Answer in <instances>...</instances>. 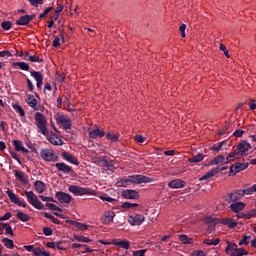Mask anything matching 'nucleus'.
I'll return each instance as SVG.
<instances>
[{
  "mask_svg": "<svg viewBox=\"0 0 256 256\" xmlns=\"http://www.w3.org/2000/svg\"><path fill=\"white\" fill-rule=\"evenodd\" d=\"M249 149H251V144L241 141L238 143L236 149L227 156L225 163H230L231 161H235V159H241L243 155L248 153Z\"/></svg>",
  "mask_w": 256,
  "mask_h": 256,
  "instance_id": "obj_1",
  "label": "nucleus"
},
{
  "mask_svg": "<svg viewBox=\"0 0 256 256\" xmlns=\"http://www.w3.org/2000/svg\"><path fill=\"white\" fill-rule=\"evenodd\" d=\"M35 122H36V127L38 129V133H41L45 137L49 135V130L47 129V118L45 115L41 112H36L34 116Z\"/></svg>",
  "mask_w": 256,
  "mask_h": 256,
  "instance_id": "obj_2",
  "label": "nucleus"
},
{
  "mask_svg": "<svg viewBox=\"0 0 256 256\" xmlns=\"http://www.w3.org/2000/svg\"><path fill=\"white\" fill-rule=\"evenodd\" d=\"M25 196L28 199V203H30V205H32V207H35V209H45V206L43 205V203H41V201H39V199L37 198V195H35V193H33V191H25Z\"/></svg>",
  "mask_w": 256,
  "mask_h": 256,
  "instance_id": "obj_3",
  "label": "nucleus"
},
{
  "mask_svg": "<svg viewBox=\"0 0 256 256\" xmlns=\"http://www.w3.org/2000/svg\"><path fill=\"white\" fill-rule=\"evenodd\" d=\"M69 191L74 195H97V191L95 190H91L89 188H83L75 185L70 186Z\"/></svg>",
  "mask_w": 256,
  "mask_h": 256,
  "instance_id": "obj_4",
  "label": "nucleus"
},
{
  "mask_svg": "<svg viewBox=\"0 0 256 256\" xmlns=\"http://www.w3.org/2000/svg\"><path fill=\"white\" fill-rule=\"evenodd\" d=\"M65 227H72L73 229H77L78 231H87L89 229V225L81 222H77L75 220H65Z\"/></svg>",
  "mask_w": 256,
  "mask_h": 256,
  "instance_id": "obj_5",
  "label": "nucleus"
},
{
  "mask_svg": "<svg viewBox=\"0 0 256 256\" xmlns=\"http://www.w3.org/2000/svg\"><path fill=\"white\" fill-rule=\"evenodd\" d=\"M130 183L141 185V183H151V178L143 175H130L128 176Z\"/></svg>",
  "mask_w": 256,
  "mask_h": 256,
  "instance_id": "obj_6",
  "label": "nucleus"
},
{
  "mask_svg": "<svg viewBox=\"0 0 256 256\" xmlns=\"http://www.w3.org/2000/svg\"><path fill=\"white\" fill-rule=\"evenodd\" d=\"M145 222V216L143 214H133L128 217V223L132 226L143 225Z\"/></svg>",
  "mask_w": 256,
  "mask_h": 256,
  "instance_id": "obj_7",
  "label": "nucleus"
},
{
  "mask_svg": "<svg viewBox=\"0 0 256 256\" xmlns=\"http://www.w3.org/2000/svg\"><path fill=\"white\" fill-rule=\"evenodd\" d=\"M40 157L44 161H55V152L51 149H42L40 152Z\"/></svg>",
  "mask_w": 256,
  "mask_h": 256,
  "instance_id": "obj_8",
  "label": "nucleus"
},
{
  "mask_svg": "<svg viewBox=\"0 0 256 256\" xmlns=\"http://www.w3.org/2000/svg\"><path fill=\"white\" fill-rule=\"evenodd\" d=\"M249 167V163H235L230 167V173L237 175L240 171H245Z\"/></svg>",
  "mask_w": 256,
  "mask_h": 256,
  "instance_id": "obj_9",
  "label": "nucleus"
},
{
  "mask_svg": "<svg viewBox=\"0 0 256 256\" xmlns=\"http://www.w3.org/2000/svg\"><path fill=\"white\" fill-rule=\"evenodd\" d=\"M11 203H14L15 205H18L19 207H27V203L22 202L21 200H19L17 198V195L15 193H13V191L11 190H7L6 191Z\"/></svg>",
  "mask_w": 256,
  "mask_h": 256,
  "instance_id": "obj_10",
  "label": "nucleus"
},
{
  "mask_svg": "<svg viewBox=\"0 0 256 256\" xmlns=\"http://www.w3.org/2000/svg\"><path fill=\"white\" fill-rule=\"evenodd\" d=\"M229 203H235V201H239V199H243V189L234 190L228 194Z\"/></svg>",
  "mask_w": 256,
  "mask_h": 256,
  "instance_id": "obj_11",
  "label": "nucleus"
},
{
  "mask_svg": "<svg viewBox=\"0 0 256 256\" xmlns=\"http://www.w3.org/2000/svg\"><path fill=\"white\" fill-rule=\"evenodd\" d=\"M225 168H221L219 166H217L216 168H212L210 171H208L204 176H202L200 178V181H209V179H211V177H215V175H217V173H219V171H223Z\"/></svg>",
  "mask_w": 256,
  "mask_h": 256,
  "instance_id": "obj_12",
  "label": "nucleus"
},
{
  "mask_svg": "<svg viewBox=\"0 0 256 256\" xmlns=\"http://www.w3.org/2000/svg\"><path fill=\"white\" fill-rule=\"evenodd\" d=\"M35 17H36L35 14L21 16L18 20H16V25H22V26L29 25V23H31L33 19H35Z\"/></svg>",
  "mask_w": 256,
  "mask_h": 256,
  "instance_id": "obj_13",
  "label": "nucleus"
},
{
  "mask_svg": "<svg viewBox=\"0 0 256 256\" xmlns=\"http://www.w3.org/2000/svg\"><path fill=\"white\" fill-rule=\"evenodd\" d=\"M114 218H115V212L108 210L102 216L101 221H102L103 225H109V224L113 223Z\"/></svg>",
  "mask_w": 256,
  "mask_h": 256,
  "instance_id": "obj_14",
  "label": "nucleus"
},
{
  "mask_svg": "<svg viewBox=\"0 0 256 256\" xmlns=\"http://www.w3.org/2000/svg\"><path fill=\"white\" fill-rule=\"evenodd\" d=\"M112 245H115V247H120V249H129L131 247V242L129 240L124 239V240H117V239H112L111 240Z\"/></svg>",
  "mask_w": 256,
  "mask_h": 256,
  "instance_id": "obj_15",
  "label": "nucleus"
},
{
  "mask_svg": "<svg viewBox=\"0 0 256 256\" xmlns=\"http://www.w3.org/2000/svg\"><path fill=\"white\" fill-rule=\"evenodd\" d=\"M168 187H170V189H183V187H187V182L181 179H175L168 183Z\"/></svg>",
  "mask_w": 256,
  "mask_h": 256,
  "instance_id": "obj_16",
  "label": "nucleus"
},
{
  "mask_svg": "<svg viewBox=\"0 0 256 256\" xmlns=\"http://www.w3.org/2000/svg\"><path fill=\"white\" fill-rule=\"evenodd\" d=\"M223 147L224 149H227L229 147L227 140H224L212 145L210 147V151H214V153H219V151H223Z\"/></svg>",
  "mask_w": 256,
  "mask_h": 256,
  "instance_id": "obj_17",
  "label": "nucleus"
},
{
  "mask_svg": "<svg viewBox=\"0 0 256 256\" xmlns=\"http://www.w3.org/2000/svg\"><path fill=\"white\" fill-rule=\"evenodd\" d=\"M90 139H97L101 137H105V131L101 128H96L89 131Z\"/></svg>",
  "mask_w": 256,
  "mask_h": 256,
  "instance_id": "obj_18",
  "label": "nucleus"
},
{
  "mask_svg": "<svg viewBox=\"0 0 256 256\" xmlns=\"http://www.w3.org/2000/svg\"><path fill=\"white\" fill-rule=\"evenodd\" d=\"M122 196L124 199H139V192L137 190H124Z\"/></svg>",
  "mask_w": 256,
  "mask_h": 256,
  "instance_id": "obj_19",
  "label": "nucleus"
},
{
  "mask_svg": "<svg viewBox=\"0 0 256 256\" xmlns=\"http://www.w3.org/2000/svg\"><path fill=\"white\" fill-rule=\"evenodd\" d=\"M219 223L221 225H226L229 229H235V227H237V221L231 218H222Z\"/></svg>",
  "mask_w": 256,
  "mask_h": 256,
  "instance_id": "obj_20",
  "label": "nucleus"
},
{
  "mask_svg": "<svg viewBox=\"0 0 256 256\" xmlns=\"http://www.w3.org/2000/svg\"><path fill=\"white\" fill-rule=\"evenodd\" d=\"M245 205L243 202H234L230 205V209L233 213H239L245 209Z\"/></svg>",
  "mask_w": 256,
  "mask_h": 256,
  "instance_id": "obj_21",
  "label": "nucleus"
},
{
  "mask_svg": "<svg viewBox=\"0 0 256 256\" xmlns=\"http://www.w3.org/2000/svg\"><path fill=\"white\" fill-rule=\"evenodd\" d=\"M13 145L15 147V151L22 153H29L25 146H23V142L21 140H13Z\"/></svg>",
  "mask_w": 256,
  "mask_h": 256,
  "instance_id": "obj_22",
  "label": "nucleus"
},
{
  "mask_svg": "<svg viewBox=\"0 0 256 256\" xmlns=\"http://www.w3.org/2000/svg\"><path fill=\"white\" fill-rule=\"evenodd\" d=\"M27 104L29 105V107H32L34 111H39V105H37V99H35V96L29 95Z\"/></svg>",
  "mask_w": 256,
  "mask_h": 256,
  "instance_id": "obj_23",
  "label": "nucleus"
},
{
  "mask_svg": "<svg viewBox=\"0 0 256 256\" xmlns=\"http://www.w3.org/2000/svg\"><path fill=\"white\" fill-rule=\"evenodd\" d=\"M179 241H181V243H183V245H193V243L195 242V240L193 238H189L185 234L179 235Z\"/></svg>",
  "mask_w": 256,
  "mask_h": 256,
  "instance_id": "obj_24",
  "label": "nucleus"
},
{
  "mask_svg": "<svg viewBox=\"0 0 256 256\" xmlns=\"http://www.w3.org/2000/svg\"><path fill=\"white\" fill-rule=\"evenodd\" d=\"M54 117L57 124L60 125L62 129H65V115L61 113H57L56 115H54Z\"/></svg>",
  "mask_w": 256,
  "mask_h": 256,
  "instance_id": "obj_25",
  "label": "nucleus"
},
{
  "mask_svg": "<svg viewBox=\"0 0 256 256\" xmlns=\"http://www.w3.org/2000/svg\"><path fill=\"white\" fill-rule=\"evenodd\" d=\"M34 187L37 193H43L45 189H47V186L43 183V181L38 180L34 183Z\"/></svg>",
  "mask_w": 256,
  "mask_h": 256,
  "instance_id": "obj_26",
  "label": "nucleus"
},
{
  "mask_svg": "<svg viewBox=\"0 0 256 256\" xmlns=\"http://www.w3.org/2000/svg\"><path fill=\"white\" fill-rule=\"evenodd\" d=\"M205 159V154L198 153L196 156H193L192 158H189V163H201Z\"/></svg>",
  "mask_w": 256,
  "mask_h": 256,
  "instance_id": "obj_27",
  "label": "nucleus"
},
{
  "mask_svg": "<svg viewBox=\"0 0 256 256\" xmlns=\"http://www.w3.org/2000/svg\"><path fill=\"white\" fill-rule=\"evenodd\" d=\"M13 67H19L22 71H29L30 67L27 62H14L12 64Z\"/></svg>",
  "mask_w": 256,
  "mask_h": 256,
  "instance_id": "obj_28",
  "label": "nucleus"
},
{
  "mask_svg": "<svg viewBox=\"0 0 256 256\" xmlns=\"http://www.w3.org/2000/svg\"><path fill=\"white\" fill-rule=\"evenodd\" d=\"M129 185H131V183L129 181V177L121 178L120 180H118L116 182V187H129Z\"/></svg>",
  "mask_w": 256,
  "mask_h": 256,
  "instance_id": "obj_29",
  "label": "nucleus"
},
{
  "mask_svg": "<svg viewBox=\"0 0 256 256\" xmlns=\"http://www.w3.org/2000/svg\"><path fill=\"white\" fill-rule=\"evenodd\" d=\"M220 163H225V156L218 155L210 161V165H219Z\"/></svg>",
  "mask_w": 256,
  "mask_h": 256,
  "instance_id": "obj_30",
  "label": "nucleus"
},
{
  "mask_svg": "<svg viewBox=\"0 0 256 256\" xmlns=\"http://www.w3.org/2000/svg\"><path fill=\"white\" fill-rule=\"evenodd\" d=\"M219 243H221V240L219 238H216V239L206 238L203 240V244L208 246H211V245L216 246V245H219Z\"/></svg>",
  "mask_w": 256,
  "mask_h": 256,
  "instance_id": "obj_31",
  "label": "nucleus"
},
{
  "mask_svg": "<svg viewBox=\"0 0 256 256\" xmlns=\"http://www.w3.org/2000/svg\"><path fill=\"white\" fill-rule=\"evenodd\" d=\"M46 207L51 209V211H56V212H54V215L61 217V215L59 214V213H61V208H59L57 205H55L53 203H46Z\"/></svg>",
  "mask_w": 256,
  "mask_h": 256,
  "instance_id": "obj_32",
  "label": "nucleus"
},
{
  "mask_svg": "<svg viewBox=\"0 0 256 256\" xmlns=\"http://www.w3.org/2000/svg\"><path fill=\"white\" fill-rule=\"evenodd\" d=\"M65 160L69 161V163H72L73 165H79V160L77 159V157L69 153H65Z\"/></svg>",
  "mask_w": 256,
  "mask_h": 256,
  "instance_id": "obj_33",
  "label": "nucleus"
},
{
  "mask_svg": "<svg viewBox=\"0 0 256 256\" xmlns=\"http://www.w3.org/2000/svg\"><path fill=\"white\" fill-rule=\"evenodd\" d=\"M204 223H207L208 225H213V227H215V225H218V223H220V219H215L211 216H208L204 218Z\"/></svg>",
  "mask_w": 256,
  "mask_h": 256,
  "instance_id": "obj_34",
  "label": "nucleus"
},
{
  "mask_svg": "<svg viewBox=\"0 0 256 256\" xmlns=\"http://www.w3.org/2000/svg\"><path fill=\"white\" fill-rule=\"evenodd\" d=\"M98 163H101L102 167H113V161L108 160L105 156L102 159L98 160Z\"/></svg>",
  "mask_w": 256,
  "mask_h": 256,
  "instance_id": "obj_35",
  "label": "nucleus"
},
{
  "mask_svg": "<svg viewBox=\"0 0 256 256\" xmlns=\"http://www.w3.org/2000/svg\"><path fill=\"white\" fill-rule=\"evenodd\" d=\"M16 217L23 223H27V221H29L31 219V217H29V215H27L26 213H23V212L16 213Z\"/></svg>",
  "mask_w": 256,
  "mask_h": 256,
  "instance_id": "obj_36",
  "label": "nucleus"
},
{
  "mask_svg": "<svg viewBox=\"0 0 256 256\" xmlns=\"http://www.w3.org/2000/svg\"><path fill=\"white\" fill-rule=\"evenodd\" d=\"M236 249H237V244L232 242H227V247H226L227 255H231V253H233Z\"/></svg>",
  "mask_w": 256,
  "mask_h": 256,
  "instance_id": "obj_37",
  "label": "nucleus"
},
{
  "mask_svg": "<svg viewBox=\"0 0 256 256\" xmlns=\"http://www.w3.org/2000/svg\"><path fill=\"white\" fill-rule=\"evenodd\" d=\"M30 75L31 77H33V79H35V81H43V74H41V72L38 71H30Z\"/></svg>",
  "mask_w": 256,
  "mask_h": 256,
  "instance_id": "obj_38",
  "label": "nucleus"
},
{
  "mask_svg": "<svg viewBox=\"0 0 256 256\" xmlns=\"http://www.w3.org/2000/svg\"><path fill=\"white\" fill-rule=\"evenodd\" d=\"M243 255H247V252L243 248H237L230 254V256H243Z\"/></svg>",
  "mask_w": 256,
  "mask_h": 256,
  "instance_id": "obj_39",
  "label": "nucleus"
},
{
  "mask_svg": "<svg viewBox=\"0 0 256 256\" xmlns=\"http://www.w3.org/2000/svg\"><path fill=\"white\" fill-rule=\"evenodd\" d=\"M15 177H17V179H19L21 183H25L27 181V179L25 178V172L23 171H16Z\"/></svg>",
  "mask_w": 256,
  "mask_h": 256,
  "instance_id": "obj_40",
  "label": "nucleus"
},
{
  "mask_svg": "<svg viewBox=\"0 0 256 256\" xmlns=\"http://www.w3.org/2000/svg\"><path fill=\"white\" fill-rule=\"evenodd\" d=\"M13 109L20 115V117H25V110L19 104L13 105Z\"/></svg>",
  "mask_w": 256,
  "mask_h": 256,
  "instance_id": "obj_41",
  "label": "nucleus"
},
{
  "mask_svg": "<svg viewBox=\"0 0 256 256\" xmlns=\"http://www.w3.org/2000/svg\"><path fill=\"white\" fill-rule=\"evenodd\" d=\"M2 243H4L5 247H7V249H13L15 247L13 240H11L9 238H4L2 240Z\"/></svg>",
  "mask_w": 256,
  "mask_h": 256,
  "instance_id": "obj_42",
  "label": "nucleus"
},
{
  "mask_svg": "<svg viewBox=\"0 0 256 256\" xmlns=\"http://www.w3.org/2000/svg\"><path fill=\"white\" fill-rule=\"evenodd\" d=\"M106 138L112 143H117L119 141V134H106Z\"/></svg>",
  "mask_w": 256,
  "mask_h": 256,
  "instance_id": "obj_43",
  "label": "nucleus"
},
{
  "mask_svg": "<svg viewBox=\"0 0 256 256\" xmlns=\"http://www.w3.org/2000/svg\"><path fill=\"white\" fill-rule=\"evenodd\" d=\"M64 8H65V6H63V5L56 7L54 15H53L54 21H57V19H59V15H61V11H63Z\"/></svg>",
  "mask_w": 256,
  "mask_h": 256,
  "instance_id": "obj_44",
  "label": "nucleus"
},
{
  "mask_svg": "<svg viewBox=\"0 0 256 256\" xmlns=\"http://www.w3.org/2000/svg\"><path fill=\"white\" fill-rule=\"evenodd\" d=\"M74 239L79 243H91V239L85 236H74Z\"/></svg>",
  "mask_w": 256,
  "mask_h": 256,
  "instance_id": "obj_45",
  "label": "nucleus"
},
{
  "mask_svg": "<svg viewBox=\"0 0 256 256\" xmlns=\"http://www.w3.org/2000/svg\"><path fill=\"white\" fill-rule=\"evenodd\" d=\"M2 228L5 229L7 235H11L13 237V228H11V225L9 223H1Z\"/></svg>",
  "mask_w": 256,
  "mask_h": 256,
  "instance_id": "obj_46",
  "label": "nucleus"
},
{
  "mask_svg": "<svg viewBox=\"0 0 256 256\" xmlns=\"http://www.w3.org/2000/svg\"><path fill=\"white\" fill-rule=\"evenodd\" d=\"M122 209H133L134 207H139L137 203L124 202L121 205Z\"/></svg>",
  "mask_w": 256,
  "mask_h": 256,
  "instance_id": "obj_47",
  "label": "nucleus"
},
{
  "mask_svg": "<svg viewBox=\"0 0 256 256\" xmlns=\"http://www.w3.org/2000/svg\"><path fill=\"white\" fill-rule=\"evenodd\" d=\"M1 27L4 29V31H9V29L13 27V23H11V21H4L1 23Z\"/></svg>",
  "mask_w": 256,
  "mask_h": 256,
  "instance_id": "obj_48",
  "label": "nucleus"
},
{
  "mask_svg": "<svg viewBox=\"0 0 256 256\" xmlns=\"http://www.w3.org/2000/svg\"><path fill=\"white\" fill-rule=\"evenodd\" d=\"M55 197L59 203H65V192H57Z\"/></svg>",
  "mask_w": 256,
  "mask_h": 256,
  "instance_id": "obj_49",
  "label": "nucleus"
},
{
  "mask_svg": "<svg viewBox=\"0 0 256 256\" xmlns=\"http://www.w3.org/2000/svg\"><path fill=\"white\" fill-rule=\"evenodd\" d=\"M28 61H31V63H43V59L37 57V56H28Z\"/></svg>",
  "mask_w": 256,
  "mask_h": 256,
  "instance_id": "obj_50",
  "label": "nucleus"
},
{
  "mask_svg": "<svg viewBox=\"0 0 256 256\" xmlns=\"http://www.w3.org/2000/svg\"><path fill=\"white\" fill-rule=\"evenodd\" d=\"M51 11H53V7L46 8L44 10V12L39 15V19H45V17H47V15H49V13H51Z\"/></svg>",
  "mask_w": 256,
  "mask_h": 256,
  "instance_id": "obj_51",
  "label": "nucleus"
},
{
  "mask_svg": "<svg viewBox=\"0 0 256 256\" xmlns=\"http://www.w3.org/2000/svg\"><path fill=\"white\" fill-rule=\"evenodd\" d=\"M251 241V236H243L242 241L239 242L240 247L243 245H249Z\"/></svg>",
  "mask_w": 256,
  "mask_h": 256,
  "instance_id": "obj_52",
  "label": "nucleus"
},
{
  "mask_svg": "<svg viewBox=\"0 0 256 256\" xmlns=\"http://www.w3.org/2000/svg\"><path fill=\"white\" fill-rule=\"evenodd\" d=\"M99 199H101L102 201H107L108 203H113V201H115L114 198L109 197L107 195H101L99 196Z\"/></svg>",
  "mask_w": 256,
  "mask_h": 256,
  "instance_id": "obj_53",
  "label": "nucleus"
},
{
  "mask_svg": "<svg viewBox=\"0 0 256 256\" xmlns=\"http://www.w3.org/2000/svg\"><path fill=\"white\" fill-rule=\"evenodd\" d=\"M253 193H254L253 186L242 190L243 197H245V195H253Z\"/></svg>",
  "mask_w": 256,
  "mask_h": 256,
  "instance_id": "obj_54",
  "label": "nucleus"
},
{
  "mask_svg": "<svg viewBox=\"0 0 256 256\" xmlns=\"http://www.w3.org/2000/svg\"><path fill=\"white\" fill-rule=\"evenodd\" d=\"M32 7H39V5H43V0H28Z\"/></svg>",
  "mask_w": 256,
  "mask_h": 256,
  "instance_id": "obj_55",
  "label": "nucleus"
},
{
  "mask_svg": "<svg viewBox=\"0 0 256 256\" xmlns=\"http://www.w3.org/2000/svg\"><path fill=\"white\" fill-rule=\"evenodd\" d=\"M43 233L46 237H50V235H53V230L49 227L43 228Z\"/></svg>",
  "mask_w": 256,
  "mask_h": 256,
  "instance_id": "obj_56",
  "label": "nucleus"
},
{
  "mask_svg": "<svg viewBox=\"0 0 256 256\" xmlns=\"http://www.w3.org/2000/svg\"><path fill=\"white\" fill-rule=\"evenodd\" d=\"M50 143H52V145H62L61 139L58 137L50 138Z\"/></svg>",
  "mask_w": 256,
  "mask_h": 256,
  "instance_id": "obj_57",
  "label": "nucleus"
},
{
  "mask_svg": "<svg viewBox=\"0 0 256 256\" xmlns=\"http://www.w3.org/2000/svg\"><path fill=\"white\" fill-rule=\"evenodd\" d=\"M248 215V219H253V217H256V208L246 212Z\"/></svg>",
  "mask_w": 256,
  "mask_h": 256,
  "instance_id": "obj_58",
  "label": "nucleus"
},
{
  "mask_svg": "<svg viewBox=\"0 0 256 256\" xmlns=\"http://www.w3.org/2000/svg\"><path fill=\"white\" fill-rule=\"evenodd\" d=\"M248 106L250 108V111H255V109H256V101L255 100H250L248 102Z\"/></svg>",
  "mask_w": 256,
  "mask_h": 256,
  "instance_id": "obj_59",
  "label": "nucleus"
},
{
  "mask_svg": "<svg viewBox=\"0 0 256 256\" xmlns=\"http://www.w3.org/2000/svg\"><path fill=\"white\" fill-rule=\"evenodd\" d=\"M11 53L9 52V50H4V51H1L0 52V58H3V57H11Z\"/></svg>",
  "mask_w": 256,
  "mask_h": 256,
  "instance_id": "obj_60",
  "label": "nucleus"
},
{
  "mask_svg": "<svg viewBox=\"0 0 256 256\" xmlns=\"http://www.w3.org/2000/svg\"><path fill=\"white\" fill-rule=\"evenodd\" d=\"M185 29H187V25L185 24H182L180 27H179V31L181 33V37H185Z\"/></svg>",
  "mask_w": 256,
  "mask_h": 256,
  "instance_id": "obj_61",
  "label": "nucleus"
},
{
  "mask_svg": "<svg viewBox=\"0 0 256 256\" xmlns=\"http://www.w3.org/2000/svg\"><path fill=\"white\" fill-rule=\"evenodd\" d=\"M236 111H247V108H246L245 104L240 103V104H238V106L236 107Z\"/></svg>",
  "mask_w": 256,
  "mask_h": 256,
  "instance_id": "obj_62",
  "label": "nucleus"
},
{
  "mask_svg": "<svg viewBox=\"0 0 256 256\" xmlns=\"http://www.w3.org/2000/svg\"><path fill=\"white\" fill-rule=\"evenodd\" d=\"M245 133V131L243 130H236L234 133H233V136L234 137H243V134Z\"/></svg>",
  "mask_w": 256,
  "mask_h": 256,
  "instance_id": "obj_63",
  "label": "nucleus"
},
{
  "mask_svg": "<svg viewBox=\"0 0 256 256\" xmlns=\"http://www.w3.org/2000/svg\"><path fill=\"white\" fill-rule=\"evenodd\" d=\"M192 256H205V252L203 251H194Z\"/></svg>",
  "mask_w": 256,
  "mask_h": 256,
  "instance_id": "obj_64",
  "label": "nucleus"
}]
</instances>
